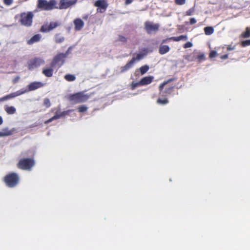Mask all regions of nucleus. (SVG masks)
Wrapping results in <instances>:
<instances>
[{
	"label": "nucleus",
	"mask_w": 250,
	"mask_h": 250,
	"mask_svg": "<svg viewBox=\"0 0 250 250\" xmlns=\"http://www.w3.org/2000/svg\"><path fill=\"white\" fill-rule=\"evenodd\" d=\"M242 36L244 38H249L250 37V30L249 28H246V31L242 34Z\"/></svg>",
	"instance_id": "27"
},
{
	"label": "nucleus",
	"mask_w": 250,
	"mask_h": 250,
	"mask_svg": "<svg viewBox=\"0 0 250 250\" xmlns=\"http://www.w3.org/2000/svg\"><path fill=\"white\" fill-rule=\"evenodd\" d=\"M157 103L163 105L166 104L168 103V101L167 99L161 100L160 99H158Z\"/></svg>",
	"instance_id": "29"
},
{
	"label": "nucleus",
	"mask_w": 250,
	"mask_h": 250,
	"mask_svg": "<svg viewBox=\"0 0 250 250\" xmlns=\"http://www.w3.org/2000/svg\"><path fill=\"white\" fill-rule=\"evenodd\" d=\"M34 165V162L31 159H23L19 161L18 167L21 169L30 170Z\"/></svg>",
	"instance_id": "4"
},
{
	"label": "nucleus",
	"mask_w": 250,
	"mask_h": 250,
	"mask_svg": "<svg viewBox=\"0 0 250 250\" xmlns=\"http://www.w3.org/2000/svg\"><path fill=\"white\" fill-rule=\"evenodd\" d=\"M140 85H142V84L140 83V82L138 83L133 82L131 84V88L132 89H135L136 87Z\"/></svg>",
	"instance_id": "31"
},
{
	"label": "nucleus",
	"mask_w": 250,
	"mask_h": 250,
	"mask_svg": "<svg viewBox=\"0 0 250 250\" xmlns=\"http://www.w3.org/2000/svg\"><path fill=\"white\" fill-rule=\"evenodd\" d=\"M228 55H225L222 56L221 57V59H226L228 58Z\"/></svg>",
	"instance_id": "43"
},
{
	"label": "nucleus",
	"mask_w": 250,
	"mask_h": 250,
	"mask_svg": "<svg viewBox=\"0 0 250 250\" xmlns=\"http://www.w3.org/2000/svg\"><path fill=\"white\" fill-rule=\"evenodd\" d=\"M69 111H63L62 112H61L59 114H56L54 116L52 117L51 118L49 119V120L46 121L45 122V124H48L49 123L52 122V121L54 120L58 119L62 117L65 116L66 114H67Z\"/></svg>",
	"instance_id": "15"
},
{
	"label": "nucleus",
	"mask_w": 250,
	"mask_h": 250,
	"mask_svg": "<svg viewBox=\"0 0 250 250\" xmlns=\"http://www.w3.org/2000/svg\"><path fill=\"white\" fill-rule=\"evenodd\" d=\"M13 0H3L4 3L7 5H10L12 4Z\"/></svg>",
	"instance_id": "37"
},
{
	"label": "nucleus",
	"mask_w": 250,
	"mask_h": 250,
	"mask_svg": "<svg viewBox=\"0 0 250 250\" xmlns=\"http://www.w3.org/2000/svg\"><path fill=\"white\" fill-rule=\"evenodd\" d=\"M94 6L98 7L97 12L103 13L107 7L108 4L106 0H97L95 2Z\"/></svg>",
	"instance_id": "8"
},
{
	"label": "nucleus",
	"mask_w": 250,
	"mask_h": 250,
	"mask_svg": "<svg viewBox=\"0 0 250 250\" xmlns=\"http://www.w3.org/2000/svg\"><path fill=\"white\" fill-rule=\"evenodd\" d=\"M149 69V67L148 65H145L142 66L141 67H140L139 70L141 73V74L144 75L148 71Z\"/></svg>",
	"instance_id": "22"
},
{
	"label": "nucleus",
	"mask_w": 250,
	"mask_h": 250,
	"mask_svg": "<svg viewBox=\"0 0 250 250\" xmlns=\"http://www.w3.org/2000/svg\"><path fill=\"white\" fill-rule=\"evenodd\" d=\"M76 0H61L59 6L60 9H66L69 6L74 5L76 3Z\"/></svg>",
	"instance_id": "13"
},
{
	"label": "nucleus",
	"mask_w": 250,
	"mask_h": 250,
	"mask_svg": "<svg viewBox=\"0 0 250 250\" xmlns=\"http://www.w3.org/2000/svg\"><path fill=\"white\" fill-rule=\"evenodd\" d=\"M53 69L50 68H47L43 69L42 73L47 77H50L52 76Z\"/></svg>",
	"instance_id": "20"
},
{
	"label": "nucleus",
	"mask_w": 250,
	"mask_h": 250,
	"mask_svg": "<svg viewBox=\"0 0 250 250\" xmlns=\"http://www.w3.org/2000/svg\"><path fill=\"white\" fill-rule=\"evenodd\" d=\"M3 123V120L1 116H0V125H1Z\"/></svg>",
	"instance_id": "45"
},
{
	"label": "nucleus",
	"mask_w": 250,
	"mask_h": 250,
	"mask_svg": "<svg viewBox=\"0 0 250 250\" xmlns=\"http://www.w3.org/2000/svg\"><path fill=\"white\" fill-rule=\"evenodd\" d=\"M168 81L162 83L159 86V89L160 90H162L163 87L167 84Z\"/></svg>",
	"instance_id": "38"
},
{
	"label": "nucleus",
	"mask_w": 250,
	"mask_h": 250,
	"mask_svg": "<svg viewBox=\"0 0 250 250\" xmlns=\"http://www.w3.org/2000/svg\"><path fill=\"white\" fill-rule=\"evenodd\" d=\"M33 15L31 13H22L21 15L20 22L25 26H30L32 22Z\"/></svg>",
	"instance_id": "5"
},
{
	"label": "nucleus",
	"mask_w": 250,
	"mask_h": 250,
	"mask_svg": "<svg viewBox=\"0 0 250 250\" xmlns=\"http://www.w3.org/2000/svg\"><path fill=\"white\" fill-rule=\"evenodd\" d=\"M43 63L44 61L42 60L39 59H34L29 62L28 68L30 70H33Z\"/></svg>",
	"instance_id": "11"
},
{
	"label": "nucleus",
	"mask_w": 250,
	"mask_h": 250,
	"mask_svg": "<svg viewBox=\"0 0 250 250\" xmlns=\"http://www.w3.org/2000/svg\"><path fill=\"white\" fill-rule=\"evenodd\" d=\"M5 110L9 114H14L16 111V108L14 106H6Z\"/></svg>",
	"instance_id": "23"
},
{
	"label": "nucleus",
	"mask_w": 250,
	"mask_h": 250,
	"mask_svg": "<svg viewBox=\"0 0 250 250\" xmlns=\"http://www.w3.org/2000/svg\"><path fill=\"white\" fill-rule=\"evenodd\" d=\"M27 92L26 90H20L19 91H17L15 92L11 93L7 96H5L0 99V101L7 100L10 99L14 98L16 97H17L18 96H20L21 94H23Z\"/></svg>",
	"instance_id": "10"
},
{
	"label": "nucleus",
	"mask_w": 250,
	"mask_h": 250,
	"mask_svg": "<svg viewBox=\"0 0 250 250\" xmlns=\"http://www.w3.org/2000/svg\"><path fill=\"white\" fill-rule=\"evenodd\" d=\"M234 49V47H231L230 46H229L228 47V50H233Z\"/></svg>",
	"instance_id": "44"
},
{
	"label": "nucleus",
	"mask_w": 250,
	"mask_h": 250,
	"mask_svg": "<svg viewBox=\"0 0 250 250\" xmlns=\"http://www.w3.org/2000/svg\"><path fill=\"white\" fill-rule=\"evenodd\" d=\"M44 85V84L40 82H34L29 84L28 86V89H25L24 90H26L27 92L30 91L35 90L37 89L41 88Z\"/></svg>",
	"instance_id": "12"
},
{
	"label": "nucleus",
	"mask_w": 250,
	"mask_h": 250,
	"mask_svg": "<svg viewBox=\"0 0 250 250\" xmlns=\"http://www.w3.org/2000/svg\"><path fill=\"white\" fill-rule=\"evenodd\" d=\"M58 26V23L56 22H52L49 24H45L42 27L41 31L43 32H47L51 31Z\"/></svg>",
	"instance_id": "14"
},
{
	"label": "nucleus",
	"mask_w": 250,
	"mask_h": 250,
	"mask_svg": "<svg viewBox=\"0 0 250 250\" xmlns=\"http://www.w3.org/2000/svg\"><path fill=\"white\" fill-rule=\"evenodd\" d=\"M169 51V47L167 45H162L160 47L159 52L161 54H165Z\"/></svg>",
	"instance_id": "21"
},
{
	"label": "nucleus",
	"mask_w": 250,
	"mask_h": 250,
	"mask_svg": "<svg viewBox=\"0 0 250 250\" xmlns=\"http://www.w3.org/2000/svg\"><path fill=\"white\" fill-rule=\"evenodd\" d=\"M192 45L193 44L191 42H188L184 45V47L185 48H189L192 47Z\"/></svg>",
	"instance_id": "36"
},
{
	"label": "nucleus",
	"mask_w": 250,
	"mask_h": 250,
	"mask_svg": "<svg viewBox=\"0 0 250 250\" xmlns=\"http://www.w3.org/2000/svg\"><path fill=\"white\" fill-rule=\"evenodd\" d=\"M205 32L207 35H210L214 32V29L212 27H207L205 28Z\"/></svg>",
	"instance_id": "25"
},
{
	"label": "nucleus",
	"mask_w": 250,
	"mask_h": 250,
	"mask_svg": "<svg viewBox=\"0 0 250 250\" xmlns=\"http://www.w3.org/2000/svg\"><path fill=\"white\" fill-rule=\"evenodd\" d=\"M242 45L243 46L250 45V40H246L242 42Z\"/></svg>",
	"instance_id": "33"
},
{
	"label": "nucleus",
	"mask_w": 250,
	"mask_h": 250,
	"mask_svg": "<svg viewBox=\"0 0 250 250\" xmlns=\"http://www.w3.org/2000/svg\"><path fill=\"white\" fill-rule=\"evenodd\" d=\"M144 57V55L139 54H138L136 58L134 57L132 59L131 61H130L125 66L121 68V71L122 72H123L127 70L130 68L131 67V66L133 65V64L135 63L136 61H139L140 60H141Z\"/></svg>",
	"instance_id": "7"
},
{
	"label": "nucleus",
	"mask_w": 250,
	"mask_h": 250,
	"mask_svg": "<svg viewBox=\"0 0 250 250\" xmlns=\"http://www.w3.org/2000/svg\"><path fill=\"white\" fill-rule=\"evenodd\" d=\"M186 0H175V2L178 5H183L185 3Z\"/></svg>",
	"instance_id": "34"
},
{
	"label": "nucleus",
	"mask_w": 250,
	"mask_h": 250,
	"mask_svg": "<svg viewBox=\"0 0 250 250\" xmlns=\"http://www.w3.org/2000/svg\"><path fill=\"white\" fill-rule=\"evenodd\" d=\"M42 38L40 34H37L32 37L28 41L27 43L29 44H31L39 42Z\"/></svg>",
	"instance_id": "19"
},
{
	"label": "nucleus",
	"mask_w": 250,
	"mask_h": 250,
	"mask_svg": "<svg viewBox=\"0 0 250 250\" xmlns=\"http://www.w3.org/2000/svg\"><path fill=\"white\" fill-rule=\"evenodd\" d=\"M43 104L47 107L50 106V100L48 99H45L44 100Z\"/></svg>",
	"instance_id": "32"
},
{
	"label": "nucleus",
	"mask_w": 250,
	"mask_h": 250,
	"mask_svg": "<svg viewBox=\"0 0 250 250\" xmlns=\"http://www.w3.org/2000/svg\"><path fill=\"white\" fill-rule=\"evenodd\" d=\"M169 39H172L174 41H176V42H178V41H181L182 40L186 41L188 40V37L187 36L182 35V36H180L179 37H173V38H170Z\"/></svg>",
	"instance_id": "24"
},
{
	"label": "nucleus",
	"mask_w": 250,
	"mask_h": 250,
	"mask_svg": "<svg viewBox=\"0 0 250 250\" xmlns=\"http://www.w3.org/2000/svg\"><path fill=\"white\" fill-rule=\"evenodd\" d=\"M159 25L150 22H147L146 23V28L147 32L152 34L156 32L159 29Z\"/></svg>",
	"instance_id": "9"
},
{
	"label": "nucleus",
	"mask_w": 250,
	"mask_h": 250,
	"mask_svg": "<svg viewBox=\"0 0 250 250\" xmlns=\"http://www.w3.org/2000/svg\"><path fill=\"white\" fill-rule=\"evenodd\" d=\"M68 55L67 53L65 54L60 53L57 55L54 58L52 65H58L61 66L64 63L65 58Z\"/></svg>",
	"instance_id": "6"
},
{
	"label": "nucleus",
	"mask_w": 250,
	"mask_h": 250,
	"mask_svg": "<svg viewBox=\"0 0 250 250\" xmlns=\"http://www.w3.org/2000/svg\"><path fill=\"white\" fill-rule=\"evenodd\" d=\"M64 78L68 81H73L75 80V77L73 75L68 74L65 75Z\"/></svg>",
	"instance_id": "28"
},
{
	"label": "nucleus",
	"mask_w": 250,
	"mask_h": 250,
	"mask_svg": "<svg viewBox=\"0 0 250 250\" xmlns=\"http://www.w3.org/2000/svg\"><path fill=\"white\" fill-rule=\"evenodd\" d=\"M56 4V1L54 0H51L48 2L45 0H38V7L43 10H48L57 8Z\"/></svg>",
	"instance_id": "3"
},
{
	"label": "nucleus",
	"mask_w": 250,
	"mask_h": 250,
	"mask_svg": "<svg viewBox=\"0 0 250 250\" xmlns=\"http://www.w3.org/2000/svg\"><path fill=\"white\" fill-rule=\"evenodd\" d=\"M19 80H20V77H19V76H17L16 77H15V78L13 79V82L14 83H16L18 82L19 81Z\"/></svg>",
	"instance_id": "40"
},
{
	"label": "nucleus",
	"mask_w": 250,
	"mask_h": 250,
	"mask_svg": "<svg viewBox=\"0 0 250 250\" xmlns=\"http://www.w3.org/2000/svg\"><path fill=\"white\" fill-rule=\"evenodd\" d=\"M187 14L188 15H190V13L189 12H187Z\"/></svg>",
	"instance_id": "46"
},
{
	"label": "nucleus",
	"mask_w": 250,
	"mask_h": 250,
	"mask_svg": "<svg viewBox=\"0 0 250 250\" xmlns=\"http://www.w3.org/2000/svg\"><path fill=\"white\" fill-rule=\"evenodd\" d=\"M190 24H193L196 22V20L194 18H191L190 21Z\"/></svg>",
	"instance_id": "41"
},
{
	"label": "nucleus",
	"mask_w": 250,
	"mask_h": 250,
	"mask_svg": "<svg viewBox=\"0 0 250 250\" xmlns=\"http://www.w3.org/2000/svg\"><path fill=\"white\" fill-rule=\"evenodd\" d=\"M89 98V96L87 94H84L83 92H80L70 95L68 97V100L71 104H75L84 102L87 101Z\"/></svg>",
	"instance_id": "1"
},
{
	"label": "nucleus",
	"mask_w": 250,
	"mask_h": 250,
	"mask_svg": "<svg viewBox=\"0 0 250 250\" xmlns=\"http://www.w3.org/2000/svg\"><path fill=\"white\" fill-rule=\"evenodd\" d=\"M87 107L85 105H81L78 108L80 112H83L87 110Z\"/></svg>",
	"instance_id": "30"
},
{
	"label": "nucleus",
	"mask_w": 250,
	"mask_h": 250,
	"mask_svg": "<svg viewBox=\"0 0 250 250\" xmlns=\"http://www.w3.org/2000/svg\"><path fill=\"white\" fill-rule=\"evenodd\" d=\"M55 40L56 42L61 43L63 41L64 38L61 35L58 34L55 36Z\"/></svg>",
	"instance_id": "26"
},
{
	"label": "nucleus",
	"mask_w": 250,
	"mask_h": 250,
	"mask_svg": "<svg viewBox=\"0 0 250 250\" xmlns=\"http://www.w3.org/2000/svg\"><path fill=\"white\" fill-rule=\"evenodd\" d=\"M19 180V176L15 173H12L6 175L4 179L5 184L9 187L16 186L18 184Z\"/></svg>",
	"instance_id": "2"
},
{
	"label": "nucleus",
	"mask_w": 250,
	"mask_h": 250,
	"mask_svg": "<svg viewBox=\"0 0 250 250\" xmlns=\"http://www.w3.org/2000/svg\"><path fill=\"white\" fill-rule=\"evenodd\" d=\"M154 77L152 76H146L142 78L140 81V83L142 85L150 84L153 81Z\"/></svg>",
	"instance_id": "16"
},
{
	"label": "nucleus",
	"mask_w": 250,
	"mask_h": 250,
	"mask_svg": "<svg viewBox=\"0 0 250 250\" xmlns=\"http://www.w3.org/2000/svg\"><path fill=\"white\" fill-rule=\"evenodd\" d=\"M12 134V131L8 128H4L0 130V137L8 136L11 135Z\"/></svg>",
	"instance_id": "18"
},
{
	"label": "nucleus",
	"mask_w": 250,
	"mask_h": 250,
	"mask_svg": "<svg viewBox=\"0 0 250 250\" xmlns=\"http://www.w3.org/2000/svg\"><path fill=\"white\" fill-rule=\"evenodd\" d=\"M198 59L200 60H204L205 59V55L204 54H200L198 56Z\"/></svg>",
	"instance_id": "39"
},
{
	"label": "nucleus",
	"mask_w": 250,
	"mask_h": 250,
	"mask_svg": "<svg viewBox=\"0 0 250 250\" xmlns=\"http://www.w3.org/2000/svg\"><path fill=\"white\" fill-rule=\"evenodd\" d=\"M133 1V0H125V3L126 5L130 4Z\"/></svg>",
	"instance_id": "42"
},
{
	"label": "nucleus",
	"mask_w": 250,
	"mask_h": 250,
	"mask_svg": "<svg viewBox=\"0 0 250 250\" xmlns=\"http://www.w3.org/2000/svg\"><path fill=\"white\" fill-rule=\"evenodd\" d=\"M217 53L215 51H211L210 53V54H209V57L210 58H213L215 57H216V56H217Z\"/></svg>",
	"instance_id": "35"
},
{
	"label": "nucleus",
	"mask_w": 250,
	"mask_h": 250,
	"mask_svg": "<svg viewBox=\"0 0 250 250\" xmlns=\"http://www.w3.org/2000/svg\"><path fill=\"white\" fill-rule=\"evenodd\" d=\"M74 23L75 24V28L77 30H80L84 25L83 21L80 19H76L74 21Z\"/></svg>",
	"instance_id": "17"
}]
</instances>
